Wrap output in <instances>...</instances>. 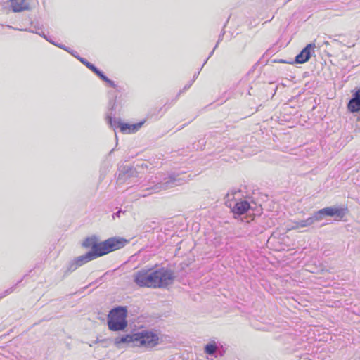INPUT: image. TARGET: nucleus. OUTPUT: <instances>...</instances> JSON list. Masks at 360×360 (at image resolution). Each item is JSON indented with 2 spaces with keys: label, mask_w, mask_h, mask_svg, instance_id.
<instances>
[{
  "label": "nucleus",
  "mask_w": 360,
  "mask_h": 360,
  "mask_svg": "<svg viewBox=\"0 0 360 360\" xmlns=\"http://www.w3.org/2000/svg\"><path fill=\"white\" fill-rule=\"evenodd\" d=\"M127 240L122 238H110L101 243H97L96 238H87L82 243L85 248H91L89 252H105V255L124 247Z\"/></svg>",
  "instance_id": "3"
},
{
  "label": "nucleus",
  "mask_w": 360,
  "mask_h": 360,
  "mask_svg": "<svg viewBox=\"0 0 360 360\" xmlns=\"http://www.w3.org/2000/svg\"><path fill=\"white\" fill-rule=\"evenodd\" d=\"M101 79L103 81L107 82L111 87L115 88L116 84H115V82L113 81L110 80V79H108L104 74H103V77H101Z\"/></svg>",
  "instance_id": "19"
},
{
  "label": "nucleus",
  "mask_w": 360,
  "mask_h": 360,
  "mask_svg": "<svg viewBox=\"0 0 360 360\" xmlns=\"http://www.w3.org/2000/svg\"><path fill=\"white\" fill-rule=\"evenodd\" d=\"M217 349V346L214 342L207 344L205 346V352L210 355H213Z\"/></svg>",
  "instance_id": "16"
},
{
  "label": "nucleus",
  "mask_w": 360,
  "mask_h": 360,
  "mask_svg": "<svg viewBox=\"0 0 360 360\" xmlns=\"http://www.w3.org/2000/svg\"><path fill=\"white\" fill-rule=\"evenodd\" d=\"M127 310L124 307H118L110 311L108 316V326L110 330H123L127 326Z\"/></svg>",
  "instance_id": "4"
},
{
  "label": "nucleus",
  "mask_w": 360,
  "mask_h": 360,
  "mask_svg": "<svg viewBox=\"0 0 360 360\" xmlns=\"http://www.w3.org/2000/svg\"><path fill=\"white\" fill-rule=\"evenodd\" d=\"M78 267L79 266H77L76 261L74 259L72 262L70 263L68 267V271L72 272L76 270Z\"/></svg>",
  "instance_id": "18"
},
{
  "label": "nucleus",
  "mask_w": 360,
  "mask_h": 360,
  "mask_svg": "<svg viewBox=\"0 0 360 360\" xmlns=\"http://www.w3.org/2000/svg\"><path fill=\"white\" fill-rule=\"evenodd\" d=\"M57 46H58V47H60V48H62V49H65V50H67V49H66V48H65L64 46H63L62 45H57Z\"/></svg>",
  "instance_id": "25"
},
{
  "label": "nucleus",
  "mask_w": 360,
  "mask_h": 360,
  "mask_svg": "<svg viewBox=\"0 0 360 360\" xmlns=\"http://www.w3.org/2000/svg\"><path fill=\"white\" fill-rule=\"evenodd\" d=\"M11 8L14 12H20L28 8L25 0H11Z\"/></svg>",
  "instance_id": "14"
},
{
  "label": "nucleus",
  "mask_w": 360,
  "mask_h": 360,
  "mask_svg": "<svg viewBox=\"0 0 360 360\" xmlns=\"http://www.w3.org/2000/svg\"><path fill=\"white\" fill-rule=\"evenodd\" d=\"M347 107L351 112H357L360 110V89L357 90L354 94L353 97L349 101Z\"/></svg>",
  "instance_id": "11"
},
{
  "label": "nucleus",
  "mask_w": 360,
  "mask_h": 360,
  "mask_svg": "<svg viewBox=\"0 0 360 360\" xmlns=\"http://www.w3.org/2000/svg\"><path fill=\"white\" fill-rule=\"evenodd\" d=\"M136 333L132 335H126L122 337H117L115 339V345L120 348L122 344H126L130 347H136Z\"/></svg>",
  "instance_id": "9"
},
{
  "label": "nucleus",
  "mask_w": 360,
  "mask_h": 360,
  "mask_svg": "<svg viewBox=\"0 0 360 360\" xmlns=\"http://www.w3.org/2000/svg\"><path fill=\"white\" fill-rule=\"evenodd\" d=\"M72 54L77 58L79 61H81L84 65H85L89 69H90L91 71H93L97 76H98L100 78L103 77V73L100 71L96 67H95L93 64L88 62L85 58H81L79 56H77L75 53H72Z\"/></svg>",
  "instance_id": "15"
},
{
  "label": "nucleus",
  "mask_w": 360,
  "mask_h": 360,
  "mask_svg": "<svg viewBox=\"0 0 360 360\" xmlns=\"http://www.w3.org/2000/svg\"><path fill=\"white\" fill-rule=\"evenodd\" d=\"M225 204L229 207L234 214L241 215L247 212L250 208V204L246 200L236 201L234 199L233 193H228L225 198Z\"/></svg>",
  "instance_id": "5"
},
{
  "label": "nucleus",
  "mask_w": 360,
  "mask_h": 360,
  "mask_svg": "<svg viewBox=\"0 0 360 360\" xmlns=\"http://www.w3.org/2000/svg\"><path fill=\"white\" fill-rule=\"evenodd\" d=\"M44 39H46L47 41H50L51 43H52V44H54V43H53V41H51L49 39H47V37H46L45 35H44Z\"/></svg>",
  "instance_id": "24"
},
{
  "label": "nucleus",
  "mask_w": 360,
  "mask_h": 360,
  "mask_svg": "<svg viewBox=\"0 0 360 360\" xmlns=\"http://www.w3.org/2000/svg\"><path fill=\"white\" fill-rule=\"evenodd\" d=\"M138 172L132 167H124L119 174L118 179H127L129 177L137 176Z\"/></svg>",
  "instance_id": "12"
},
{
  "label": "nucleus",
  "mask_w": 360,
  "mask_h": 360,
  "mask_svg": "<svg viewBox=\"0 0 360 360\" xmlns=\"http://www.w3.org/2000/svg\"><path fill=\"white\" fill-rule=\"evenodd\" d=\"M176 181V179L175 178L170 176L169 179L165 182L158 183L153 187L147 188L146 191H151V193H158L162 190H166L177 185Z\"/></svg>",
  "instance_id": "8"
},
{
  "label": "nucleus",
  "mask_w": 360,
  "mask_h": 360,
  "mask_svg": "<svg viewBox=\"0 0 360 360\" xmlns=\"http://www.w3.org/2000/svg\"><path fill=\"white\" fill-rule=\"evenodd\" d=\"M219 40H220V38L219 39ZM219 41H217V43L216 46H215V47L214 48V49H213V50L212 51V52L210 53V56H209V57H210V56H211V55L214 53V49H216V47L217 46V45L219 44Z\"/></svg>",
  "instance_id": "22"
},
{
  "label": "nucleus",
  "mask_w": 360,
  "mask_h": 360,
  "mask_svg": "<svg viewBox=\"0 0 360 360\" xmlns=\"http://www.w3.org/2000/svg\"><path fill=\"white\" fill-rule=\"evenodd\" d=\"M119 124V127L120 128V131L123 133L127 132L128 130L129 132H135L142 125V123H138L135 124H129L127 123H122L121 122H117Z\"/></svg>",
  "instance_id": "13"
},
{
  "label": "nucleus",
  "mask_w": 360,
  "mask_h": 360,
  "mask_svg": "<svg viewBox=\"0 0 360 360\" xmlns=\"http://www.w3.org/2000/svg\"><path fill=\"white\" fill-rule=\"evenodd\" d=\"M148 194H143L142 196L146 197Z\"/></svg>",
  "instance_id": "26"
},
{
  "label": "nucleus",
  "mask_w": 360,
  "mask_h": 360,
  "mask_svg": "<svg viewBox=\"0 0 360 360\" xmlns=\"http://www.w3.org/2000/svg\"><path fill=\"white\" fill-rule=\"evenodd\" d=\"M104 255H105V252H99V253L87 252L85 255H83L76 257L75 259V260L76 261L77 266H79H79H82L83 264H84L98 257L103 256Z\"/></svg>",
  "instance_id": "10"
},
{
  "label": "nucleus",
  "mask_w": 360,
  "mask_h": 360,
  "mask_svg": "<svg viewBox=\"0 0 360 360\" xmlns=\"http://www.w3.org/2000/svg\"><path fill=\"white\" fill-rule=\"evenodd\" d=\"M117 122H121L120 120H117L115 119H112V117H108V123L110 125V127L113 128L120 127L119 124Z\"/></svg>",
  "instance_id": "17"
},
{
  "label": "nucleus",
  "mask_w": 360,
  "mask_h": 360,
  "mask_svg": "<svg viewBox=\"0 0 360 360\" xmlns=\"http://www.w3.org/2000/svg\"><path fill=\"white\" fill-rule=\"evenodd\" d=\"M121 212H122V211L119 210L117 212L114 213L112 215L113 219H115V217H120Z\"/></svg>",
  "instance_id": "21"
},
{
  "label": "nucleus",
  "mask_w": 360,
  "mask_h": 360,
  "mask_svg": "<svg viewBox=\"0 0 360 360\" xmlns=\"http://www.w3.org/2000/svg\"><path fill=\"white\" fill-rule=\"evenodd\" d=\"M347 208L328 207L316 212L312 216L303 220L293 221L288 230H296L309 227L315 222L321 221L325 216L335 217L336 219H342L346 213Z\"/></svg>",
  "instance_id": "2"
},
{
  "label": "nucleus",
  "mask_w": 360,
  "mask_h": 360,
  "mask_svg": "<svg viewBox=\"0 0 360 360\" xmlns=\"http://www.w3.org/2000/svg\"><path fill=\"white\" fill-rule=\"evenodd\" d=\"M315 47L316 45L314 43L307 44L295 57V63L302 64L308 61L311 57V49Z\"/></svg>",
  "instance_id": "7"
},
{
  "label": "nucleus",
  "mask_w": 360,
  "mask_h": 360,
  "mask_svg": "<svg viewBox=\"0 0 360 360\" xmlns=\"http://www.w3.org/2000/svg\"><path fill=\"white\" fill-rule=\"evenodd\" d=\"M13 291V288H11L7 289L4 293L0 296V299L3 298L4 297L6 296L7 295L11 293Z\"/></svg>",
  "instance_id": "20"
},
{
  "label": "nucleus",
  "mask_w": 360,
  "mask_h": 360,
  "mask_svg": "<svg viewBox=\"0 0 360 360\" xmlns=\"http://www.w3.org/2000/svg\"><path fill=\"white\" fill-rule=\"evenodd\" d=\"M134 283L141 288H160L172 283L174 275L170 269H141L133 275Z\"/></svg>",
  "instance_id": "1"
},
{
  "label": "nucleus",
  "mask_w": 360,
  "mask_h": 360,
  "mask_svg": "<svg viewBox=\"0 0 360 360\" xmlns=\"http://www.w3.org/2000/svg\"><path fill=\"white\" fill-rule=\"evenodd\" d=\"M136 347L152 348L158 345V336L150 331H143L136 333Z\"/></svg>",
  "instance_id": "6"
},
{
  "label": "nucleus",
  "mask_w": 360,
  "mask_h": 360,
  "mask_svg": "<svg viewBox=\"0 0 360 360\" xmlns=\"http://www.w3.org/2000/svg\"><path fill=\"white\" fill-rule=\"evenodd\" d=\"M191 86V84H189L188 85L185 86L184 89H187L190 88Z\"/></svg>",
  "instance_id": "23"
}]
</instances>
